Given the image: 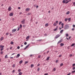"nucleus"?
Listing matches in <instances>:
<instances>
[{"instance_id":"obj_49","label":"nucleus","mask_w":75,"mask_h":75,"mask_svg":"<svg viewBox=\"0 0 75 75\" xmlns=\"http://www.w3.org/2000/svg\"><path fill=\"white\" fill-rule=\"evenodd\" d=\"M12 48H13V47H10V50H11V49H12Z\"/></svg>"},{"instance_id":"obj_61","label":"nucleus","mask_w":75,"mask_h":75,"mask_svg":"<svg viewBox=\"0 0 75 75\" xmlns=\"http://www.w3.org/2000/svg\"><path fill=\"white\" fill-rule=\"evenodd\" d=\"M40 64H38V65H37V66L38 67H39V66H40Z\"/></svg>"},{"instance_id":"obj_64","label":"nucleus","mask_w":75,"mask_h":75,"mask_svg":"<svg viewBox=\"0 0 75 75\" xmlns=\"http://www.w3.org/2000/svg\"><path fill=\"white\" fill-rule=\"evenodd\" d=\"M48 75V74L47 73V74H45V75Z\"/></svg>"},{"instance_id":"obj_20","label":"nucleus","mask_w":75,"mask_h":75,"mask_svg":"<svg viewBox=\"0 0 75 75\" xmlns=\"http://www.w3.org/2000/svg\"><path fill=\"white\" fill-rule=\"evenodd\" d=\"M20 28H22V25L20 24L19 26Z\"/></svg>"},{"instance_id":"obj_25","label":"nucleus","mask_w":75,"mask_h":75,"mask_svg":"<svg viewBox=\"0 0 75 75\" xmlns=\"http://www.w3.org/2000/svg\"><path fill=\"white\" fill-rule=\"evenodd\" d=\"M25 11H28V8H26V9H25Z\"/></svg>"},{"instance_id":"obj_57","label":"nucleus","mask_w":75,"mask_h":75,"mask_svg":"<svg viewBox=\"0 0 75 75\" xmlns=\"http://www.w3.org/2000/svg\"><path fill=\"white\" fill-rule=\"evenodd\" d=\"M73 27H75V25H73Z\"/></svg>"},{"instance_id":"obj_4","label":"nucleus","mask_w":75,"mask_h":75,"mask_svg":"<svg viewBox=\"0 0 75 75\" xmlns=\"http://www.w3.org/2000/svg\"><path fill=\"white\" fill-rule=\"evenodd\" d=\"M60 35L59 34H58L56 36H55V38H58V37H60Z\"/></svg>"},{"instance_id":"obj_52","label":"nucleus","mask_w":75,"mask_h":75,"mask_svg":"<svg viewBox=\"0 0 75 75\" xmlns=\"http://www.w3.org/2000/svg\"><path fill=\"white\" fill-rule=\"evenodd\" d=\"M62 57V55H60L59 56V57Z\"/></svg>"},{"instance_id":"obj_15","label":"nucleus","mask_w":75,"mask_h":75,"mask_svg":"<svg viewBox=\"0 0 75 75\" xmlns=\"http://www.w3.org/2000/svg\"><path fill=\"white\" fill-rule=\"evenodd\" d=\"M7 54H6L5 57V58H8V57H7Z\"/></svg>"},{"instance_id":"obj_59","label":"nucleus","mask_w":75,"mask_h":75,"mask_svg":"<svg viewBox=\"0 0 75 75\" xmlns=\"http://www.w3.org/2000/svg\"><path fill=\"white\" fill-rule=\"evenodd\" d=\"M72 54H71L70 55V57H72Z\"/></svg>"},{"instance_id":"obj_12","label":"nucleus","mask_w":75,"mask_h":75,"mask_svg":"<svg viewBox=\"0 0 75 75\" xmlns=\"http://www.w3.org/2000/svg\"><path fill=\"white\" fill-rule=\"evenodd\" d=\"M62 41V40H61L59 41L57 43V44H59V43H61V42Z\"/></svg>"},{"instance_id":"obj_41","label":"nucleus","mask_w":75,"mask_h":75,"mask_svg":"<svg viewBox=\"0 0 75 75\" xmlns=\"http://www.w3.org/2000/svg\"><path fill=\"white\" fill-rule=\"evenodd\" d=\"M75 70L74 71H72L71 72V73H75Z\"/></svg>"},{"instance_id":"obj_36","label":"nucleus","mask_w":75,"mask_h":75,"mask_svg":"<svg viewBox=\"0 0 75 75\" xmlns=\"http://www.w3.org/2000/svg\"><path fill=\"white\" fill-rule=\"evenodd\" d=\"M64 23H62L61 24L62 26H64Z\"/></svg>"},{"instance_id":"obj_58","label":"nucleus","mask_w":75,"mask_h":75,"mask_svg":"<svg viewBox=\"0 0 75 75\" xmlns=\"http://www.w3.org/2000/svg\"><path fill=\"white\" fill-rule=\"evenodd\" d=\"M38 71H40V68H38Z\"/></svg>"},{"instance_id":"obj_50","label":"nucleus","mask_w":75,"mask_h":75,"mask_svg":"<svg viewBox=\"0 0 75 75\" xmlns=\"http://www.w3.org/2000/svg\"><path fill=\"white\" fill-rule=\"evenodd\" d=\"M71 74V73H70L69 74H68L67 75H70Z\"/></svg>"},{"instance_id":"obj_33","label":"nucleus","mask_w":75,"mask_h":75,"mask_svg":"<svg viewBox=\"0 0 75 75\" xmlns=\"http://www.w3.org/2000/svg\"><path fill=\"white\" fill-rule=\"evenodd\" d=\"M34 67V65L31 64V68H33Z\"/></svg>"},{"instance_id":"obj_32","label":"nucleus","mask_w":75,"mask_h":75,"mask_svg":"<svg viewBox=\"0 0 75 75\" xmlns=\"http://www.w3.org/2000/svg\"><path fill=\"white\" fill-rule=\"evenodd\" d=\"M58 60H57L56 61V63H57V62H58Z\"/></svg>"},{"instance_id":"obj_29","label":"nucleus","mask_w":75,"mask_h":75,"mask_svg":"<svg viewBox=\"0 0 75 75\" xmlns=\"http://www.w3.org/2000/svg\"><path fill=\"white\" fill-rule=\"evenodd\" d=\"M62 23V22L61 21H60L59 23V25H61V24Z\"/></svg>"},{"instance_id":"obj_16","label":"nucleus","mask_w":75,"mask_h":75,"mask_svg":"<svg viewBox=\"0 0 75 75\" xmlns=\"http://www.w3.org/2000/svg\"><path fill=\"white\" fill-rule=\"evenodd\" d=\"M57 28H56L54 30V31H57Z\"/></svg>"},{"instance_id":"obj_46","label":"nucleus","mask_w":75,"mask_h":75,"mask_svg":"<svg viewBox=\"0 0 75 75\" xmlns=\"http://www.w3.org/2000/svg\"><path fill=\"white\" fill-rule=\"evenodd\" d=\"M19 30H20V28L18 27V30H17V31H19Z\"/></svg>"},{"instance_id":"obj_17","label":"nucleus","mask_w":75,"mask_h":75,"mask_svg":"<svg viewBox=\"0 0 75 75\" xmlns=\"http://www.w3.org/2000/svg\"><path fill=\"white\" fill-rule=\"evenodd\" d=\"M63 63H62L60 65V67H62L63 66Z\"/></svg>"},{"instance_id":"obj_45","label":"nucleus","mask_w":75,"mask_h":75,"mask_svg":"<svg viewBox=\"0 0 75 75\" xmlns=\"http://www.w3.org/2000/svg\"><path fill=\"white\" fill-rule=\"evenodd\" d=\"M21 71V69H19L18 70V72H20Z\"/></svg>"},{"instance_id":"obj_56","label":"nucleus","mask_w":75,"mask_h":75,"mask_svg":"<svg viewBox=\"0 0 75 75\" xmlns=\"http://www.w3.org/2000/svg\"><path fill=\"white\" fill-rule=\"evenodd\" d=\"M14 72H15V70H13L12 71L13 73H14Z\"/></svg>"},{"instance_id":"obj_38","label":"nucleus","mask_w":75,"mask_h":75,"mask_svg":"<svg viewBox=\"0 0 75 75\" xmlns=\"http://www.w3.org/2000/svg\"><path fill=\"white\" fill-rule=\"evenodd\" d=\"M3 51H1V52H0V54H3Z\"/></svg>"},{"instance_id":"obj_63","label":"nucleus","mask_w":75,"mask_h":75,"mask_svg":"<svg viewBox=\"0 0 75 75\" xmlns=\"http://www.w3.org/2000/svg\"><path fill=\"white\" fill-rule=\"evenodd\" d=\"M18 9H21V8H20V7H18Z\"/></svg>"},{"instance_id":"obj_13","label":"nucleus","mask_w":75,"mask_h":75,"mask_svg":"<svg viewBox=\"0 0 75 75\" xmlns=\"http://www.w3.org/2000/svg\"><path fill=\"white\" fill-rule=\"evenodd\" d=\"M63 31H64V30H61L60 31V33H62Z\"/></svg>"},{"instance_id":"obj_2","label":"nucleus","mask_w":75,"mask_h":75,"mask_svg":"<svg viewBox=\"0 0 75 75\" xmlns=\"http://www.w3.org/2000/svg\"><path fill=\"white\" fill-rule=\"evenodd\" d=\"M25 23V19H23L21 21V23L23 24H24Z\"/></svg>"},{"instance_id":"obj_51","label":"nucleus","mask_w":75,"mask_h":75,"mask_svg":"<svg viewBox=\"0 0 75 75\" xmlns=\"http://www.w3.org/2000/svg\"><path fill=\"white\" fill-rule=\"evenodd\" d=\"M45 36H47V34H45Z\"/></svg>"},{"instance_id":"obj_18","label":"nucleus","mask_w":75,"mask_h":75,"mask_svg":"<svg viewBox=\"0 0 75 75\" xmlns=\"http://www.w3.org/2000/svg\"><path fill=\"white\" fill-rule=\"evenodd\" d=\"M3 37H1L0 39L1 41H2V40H3Z\"/></svg>"},{"instance_id":"obj_60","label":"nucleus","mask_w":75,"mask_h":75,"mask_svg":"<svg viewBox=\"0 0 75 75\" xmlns=\"http://www.w3.org/2000/svg\"><path fill=\"white\" fill-rule=\"evenodd\" d=\"M36 8H38V6H37L36 7Z\"/></svg>"},{"instance_id":"obj_9","label":"nucleus","mask_w":75,"mask_h":75,"mask_svg":"<svg viewBox=\"0 0 75 75\" xmlns=\"http://www.w3.org/2000/svg\"><path fill=\"white\" fill-rule=\"evenodd\" d=\"M64 45V43H61L60 44V45L61 47H62L63 45Z\"/></svg>"},{"instance_id":"obj_8","label":"nucleus","mask_w":75,"mask_h":75,"mask_svg":"<svg viewBox=\"0 0 75 75\" xmlns=\"http://www.w3.org/2000/svg\"><path fill=\"white\" fill-rule=\"evenodd\" d=\"M28 47V45L25 48H24V50H26Z\"/></svg>"},{"instance_id":"obj_44","label":"nucleus","mask_w":75,"mask_h":75,"mask_svg":"<svg viewBox=\"0 0 75 75\" xmlns=\"http://www.w3.org/2000/svg\"><path fill=\"white\" fill-rule=\"evenodd\" d=\"M24 44V45H26L27 44V42H25Z\"/></svg>"},{"instance_id":"obj_39","label":"nucleus","mask_w":75,"mask_h":75,"mask_svg":"<svg viewBox=\"0 0 75 75\" xmlns=\"http://www.w3.org/2000/svg\"><path fill=\"white\" fill-rule=\"evenodd\" d=\"M26 40H28V36L26 38Z\"/></svg>"},{"instance_id":"obj_19","label":"nucleus","mask_w":75,"mask_h":75,"mask_svg":"<svg viewBox=\"0 0 75 75\" xmlns=\"http://www.w3.org/2000/svg\"><path fill=\"white\" fill-rule=\"evenodd\" d=\"M22 62H23V61L21 60V61H20L19 63L20 64H22Z\"/></svg>"},{"instance_id":"obj_6","label":"nucleus","mask_w":75,"mask_h":75,"mask_svg":"<svg viewBox=\"0 0 75 75\" xmlns=\"http://www.w3.org/2000/svg\"><path fill=\"white\" fill-rule=\"evenodd\" d=\"M8 11H11V7L9 6L8 8Z\"/></svg>"},{"instance_id":"obj_48","label":"nucleus","mask_w":75,"mask_h":75,"mask_svg":"<svg viewBox=\"0 0 75 75\" xmlns=\"http://www.w3.org/2000/svg\"><path fill=\"white\" fill-rule=\"evenodd\" d=\"M17 48V49H20V47L19 46H18Z\"/></svg>"},{"instance_id":"obj_10","label":"nucleus","mask_w":75,"mask_h":75,"mask_svg":"<svg viewBox=\"0 0 75 75\" xmlns=\"http://www.w3.org/2000/svg\"><path fill=\"white\" fill-rule=\"evenodd\" d=\"M0 48H4V46L2 45H0Z\"/></svg>"},{"instance_id":"obj_21","label":"nucleus","mask_w":75,"mask_h":75,"mask_svg":"<svg viewBox=\"0 0 75 75\" xmlns=\"http://www.w3.org/2000/svg\"><path fill=\"white\" fill-rule=\"evenodd\" d=\"M10 44H12V45H13V44H14V42H13L11 41V42Z\"/></svg>"},{"instance_id":"obj_30","label":"nucleus","mask_w":75,"mask_h":75,"mask_svg":"<svg viewBox=\"0 0 75 75\" xmlns=\"http://www.w3.org/2000/svg\"><path fill=\"white\" fill-rule=\"evenodd\" d=\"M56 70V69H55V68H54L53 69V71H55Z\"/></svg>"},{"instance_id":"obj_55","label":"nucleus","mask_w":75,"mask_h":75,"mask_svg":"<svg viewBox=\"0 0 75 75\" xmlns=\"http://www.w3.org/2000/svg\"><path fill=\"white\" fill-rule=\"evenodd\" d=\"M71 30H72V31H74V28H73L71 29Z\"/></svg>"},{"instance_id":"obj_42","label":"nucleus","mask_w":75,"mask_h":75,"mask_svg":"<svg viewBox=\"0 0 75 75\" xmlns=\"http://www.w3.org/2000/svg\"><path fill=\"white\" fill-rule=\"evenodd\" d=\"M68 21H71V18H69L68 19Z\"/></svg>"},{"instance_id":"obj_22","label":"nucleus","mask_w":75,"mask_h":75,"mask_svg":"<svg viewBox=\"0 0 75 75\" xmlns=\"http://www.w3.org/2000/svg\"><path fill=\"white\" fill-rule=\"evenodd\" d=\"M21 74H22V73L21 72H20L19 73L18 75H21Z\"/></svg>"},{"instance_id":"obj_53","label":"nucleus","mask_w":75,"mask_h":75,"mask_svg":"<svg viewBox=\"0 0 75 75\" xmlns=\"http://www.w3.org/2000/svg\"><path fill=\"white\" fill-rule=\"evenodd\" d=\"M73 70H74V69H75V67H74L73 68Z\"/></svg>"},{"instance_id":"obj_24","label":"nucleus","mask_w":75,"mask_h":75,"mask_svg":"<svg viewBox=\"0 0 75 75\" xmlns=\"http://www.w3.org/2000/svg\"><path fill=\"white\" fill-rule=\"evenodd\" d=\"M55 26H56V25H57V23H54V24H53Z\"/></svg>"},{"instance_id":"obj_1","label":"nucleus","mask_w":75,"mask_h":75,"mask_svg":"<svg viewBox=\"0 0 75 75\" xmlns=\"http://www.w3.org/2000/svg\"><path fill=\"white\" fill-rule=\"evenodd\" d=\"M69 28V25H66L65 26L64 29L65 30H67Z\"/></svg>"},{"instance_id":"obj_23","label":"nucleus","mask_w":75,"mask_h":75,"mask_svg":"<svg viewBox=\"0 0 75 75\" xmlns=\"http://www.w3.org/2000/svg\"><path fill=\"white\" fill-rule=\"evenodd\" d=\"M47 61H48V60H49V59H50V57H47Z\"/></svg>"},{"instance_id":"obj_14","label":"nucleus","mask_w":75,"mask_h":75,"mask_svg":"<svg viewBox=\"0 0 75 75\" xmlns=\"http://www.w3.org/2000/svg\"><path fill=\"white\" fill-rule=\"evenodd\" d=\"M70 13V12H69V11H68L67 12L66 14H69Z\"/></svg>"},{"instance_id":"obj_26","label":"nucleus","mask_w":75,"mask_h":75,"mask_svg":"<svg viewBox=\"0 0 75 75\" xmlns=\"http://www.w3.org/2000/svg\"><path fill=\"white\" fill-rule=\"evenodd\" d=\"M20 56V55L19 54H18L17 55V57H19V56Z\"/></svg>"},{"instance_id":"obj_28","label":"nucleus","mask_w":75,"mask_h":75,"mask_svg":"<svg viewBox=\"0 0 75 75\" xmlns=\"http://www.w3.org/2000/svg\"><path fill=\"white\" fill-rule=\"evenodd\" d=\"M74 45H75V43H74V44H72L71 45V47H73V46H74Z\"/></svg>"},{"instance_id":"obj_62","label":"nucleus","mask_w":75,"mask_h":75,"mask_svg":"<svg viewBox=\"0 0 75 75\" xmlns=\"http://www.w3.org/2000/svg\"><path fill=\"white\" fill-rule=\"evenodd\" d=\"M6 35H8V33H6Z\"/></svg>"},{"instance_id":"obj_35","label":"nucleus","mask_w":75,"mask_h":75,"mask_svg":"<svg viewBox=\"0 0 75 75\" xmlns=\"http://www.w3.org/2000/svg\"><path fill=\"white\" fill-rule=\"evenodd\" d=\"M38 58H41V55H39L38 56Z\"/></svg>"},{"instance_id":"obj_31","label":"nucleus","mask_w":75,"mask_h":75,"mask_svg":"<svg viewBox=\"0 0 75 75\" xmlns=\"http://www.w3.org/2000/svg\"><path fill=\"white\" fill-rule=\"evenodd\" d=\"M67 20H68V18H65V21H67Z\"/></svg>"},{"instance_id":"obj_27","label":"nucleus","mask_w":75,"mask_h":75,"mask_svg":"<svg viewBox=\"0 0 75 75\" xmlns=\"http://www.w3.org/2000/svg\"><path fill=\"white\" fill-rule=\"evenodd\" d=\"M28 61H26L25 62V64H27V63H28Z\"/></svg>"},{"instance_id":"obj_37","label":"nucleus","mask_w":75,"mask_h":75,"mask_svg":"<svg viewBox=\"0 0 75 75\" xmlns=\"http://www.w3.org/2000/svg\"><path fill=\"white\" fill-rule=\"evenodd\" d=\"M13 68H14V67H15V64H13Z\"/></svg>"},{"instance_id":"obj_7","label":"nucleus","mask_w":75,"mask_h":75,"mask_svg":"<svg viewBox=\"0 0 75 75\" xmlns=\"http://www.w3.org/2000/svg\"><path fill=\"white\" fill-rule=\"evenodd\" d=\"M9 16H13V13H11L9 14Z\"/></svg>"},{"instance_id":"obj_11","label":"nucleus","mask_w":75,"mask_h":75,"mask_svg":"<svg viewBox=\"0 0 75 75\" xmlns=\"http://www.w3.org/2000/svg\"><path fill=\"white\" fill-rule=\"evenodd\" d=\"M48 23H46L45 24V27H48Z\"/></svg>"},{"instance_id":"obj_3","label":"nucleus","mask_w":75,"mask_h":75,"mask_svg":"<svg viewBox=\"0 0 75 75\" xmlns=\"http://www.w3.org/2000/svg\"><path fill=\"white\" fill-rule=\"evenodd\" d=\"M62 2L63 3L67 4V3H69V1H68L67 2H66L65 0H63Z\"/></svg>"},{"instance_id":"obj_43","label":"nucleus","mask_w":75,"mask_h":75,"mask_svg":"<svg viewBox=\"0 0 75 75\" xmlns=\"http://www.w3.org/2000/svg\"><path fill=\"white\" fill-rule=\"evenodd\" d=\"M73 5H74V6H75V2H74L73 3Z\"/></svg>"},{"instance_id":"obj_47","label":"nucleus","mask_w":75,"mask_h":75,"mask_svg":"<svg viewBox=\"0 0 75 75\" xmlns=\"http://www.w3.org/2000/svg\"><path fill=\"white\" fill-rule=\"evenodd\" d=\"M29 57H33V55H32V54L30 55L29 56Z\"/></svg>"},{"instance_id":"obj_54","label":"nucleus","mask_w":75,"mask_h":75,"mask_svg":"<svg viewBox=\"0 0 75 75\" xmlns=\"http://www.w3.org/2000/svg\"><path fill=\"white\" fill-rule=\"evenodd\" d=\"M72 65L73 67H74V66H75V64H73Z\"/></svg>"},{"instance_id":"obj_40","label":"nucleus","mask_w":75,"mask_h":75,"mask_svg":"<svg viewBox=\"0 0 75 75\" xmlns=\"http://www.w3.org/2000/svg\"><path fill=\"white\" fill-rule=\"evenodd\" d=\"M4 48H2L1 49V51H3V50Z\"/></svg>"},{"instance_id":"obj_5","label":"nucleus","mask_w":75,"mask_h":75,"mask_svg":"<svg viewBox=\"0 0 75 75\" xmlns=\"http://www.w3.org/2000/svg\"><path fill=\"white\" fill-rule=\"evenodd\" d=\"M16 31H17V29H14L12 30V32H13V33H14V32H16Z\"/></svg>"},{"instance_id":"obj_34","label":"nucleus","mask_w":75,"mask_h":75,"mask_svg":"<svg viewBox=\"0 0 75 75\" xmlns=\"http://www.w3.org/2000/svg\"><path fill=\"white\" fill-rule=\"evenodd\" d=\"M66 35L67 37H68L69 35H68V34H66Z\"/></svg>"}]
</instances>
